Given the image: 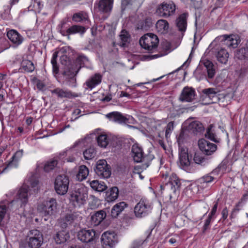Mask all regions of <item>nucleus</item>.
I'll use <instances>...</instances> for the list:
<instances>
[{"label": "nucleus", "mask_w": 248, "mask_h": 248, "mask_svg": "<svg viewBox=\"0 0 248 248\" xmlns=\"http://www.w3.org/2000/svg\"><path fill=\"white\" fill-rule=\"evenodd\" d=\"M176 10L175 5L172 2L168 3L164 2L158 5L155 13L161 17H168L175 13Z\"/></svg>", "instance_id": "1a4fd4ad"}, {"label": "nucleus", "mask_w": 248, "mask_h": 248, "mask_svg": "<svg viewBox=\"0 0 248 248\" xmlns=\"http://www.w3.org/2000/svg\"><path fill=\"white\" fill-rule=\"evenodd\" d=\"M96 152L93 147H90L85 150L83 153L84 158L86 160H90L94 158L96 155Z\"/></svg>", "instance_id": "79ce46f5"}, {"label": "nucleus", "mask_w": 248, "mask_h": 248, "mask_svg": "<svg viewBox=\"0 0 248 248\" xmlns=\"http://www.w3.org/2000/svg\"><path fill=\"white\" fill-rule=\"evenodd\" d=\"M77 236L80 241L87 243L93 242L97 236V234L93 229H83L78 231Z\"/></svg>", "instance_id": "4468645a"}, {"label": "nucleus", "mask_w": 248, "mask_h": 248, "mask_svg": "<svg viewBox=\"0 0 248 248\" xmlns=\"http://www.w3.org/2000/svg\"><path fill=\"white\" fill-rule=\"evenodd\" d=\"M7 36L13 43L14 47L20 45L24 41L23 37L16 30H11L7 32Z\"/></svg>", "instance_id": "a211bd4d"}, {"label": "nucleus", "mask_w": 248, "mask_h": 248, "mask_svg": "<svg viewBox=\"0 0 248 248\" xmlns=\"http://www.w3.org/2000/svg\"><path fill=\"white\" fill-rule=\"evenodd\" d=\"M202 97L208 98L212 101L208 104L214 102L218 99L219 90L216 88H209L202 90Z\"/></svg>", "instance_id": "412c9836"}, {"label": "nucleus", "mask_w": 248, "mask_h": 248, "mask_svg": "<svg viewBox=\"0 0 248 248\" xmlns=\"http://www.w3.org/2000/svg\"><path fill=\"white\" fill-rule=\"evenodd\" d=\"M27 242L28 244V246L31 248H39L42 243H43V238H34V239L32 238H28L27 239Z\"/></svg>", "instance_id": "58836bf2"}, {"label": "nucleus", "mask_w": 248, "mask_h": 248, "mask_svg": "<svg viewBox=\"0 0 248 248\" xmlns=\"http://www.w3.org/2000/svg\"><path fill=\"white\" fill-rule=\"evenodd\" d=\"M23 155V150H20L19 151H16L14 154V155L12 156V160L9 163L8 167L12 166L16 167V163L22 157Z\"/></svg>", "instance_id": "ea45409f"}, {"label": "nucleus", "mask_w": 248, "mask_h": 248, "mask_svg": "<svg viewBox=\"0 0 248 248\" xmlns=\"http://www.w3.org/2000/svg\"><path fill=\"white\" fill-rule=\"evenodd\" d=\"M216 57L219 62L223 64H226L229 58V53L225 49L220 48L217 51Z\"/></svg>", "instance_id": "f704fd0d"}, {"label": "nucleus", "mask_w": 248, "mask_h": 248, "mask_svg": "<svg viewBox=\"0 0 248 248\" xmlns=\"http://www.w3.org/2000/svg\"><path fill=\"white\" fill-rule=\"evenodd\" d=\"M187 17V13H183L179 15L176 20V27L182 32H185L186 29Z\"/></svg>", "instance_id": "5701e85b"}, {"label": "nucleus", "mask_w": 248, "mask_h": 248, "mask_svg": "<svg viewBox=\"0 0 248 248\" xmlns=\"http://www.w3.org/2000/svg\"><path fill=\"white\" fill-rule=\"evenodd\" d=\"M94 171L96 174L102 178H108L111 174L110 166L103 159L97 162Z\"/></svg>", "instance_id": "9d476101"}, {"label": "nucleus", "mask_w": 248, "mask_h": 248, "mask_svg": "<svg viewBox=\"0 0 248 248\" xmlns=\"http://www.w3.org/2000/svg\"><path fill=\"white\" fill-rule=\"evenodd\" d=\"M217 207H218V201H216V202H214V205L212 209V210H211L210 213L209 215L214 217V216L216 214V213L217 212Z\"/></svg>", "instance_id": "bf43d9fd"}, {"label": "nucleus", "mask_w": 248, "mask_h": 248, "mask_svg": "<svg viewBox=\"0 0 248 248\" xmlns=\"http://www.w3.org/2000/svg\"><path fill=\"white\" fill-rule=\"evenodd\" d=\"M90 186L93 189L98 192H102L107 188L104 182H99L97 180L91 181L90 182Z\"/></svg>", "instance_id": "4c0bfd02"}, {"label": "nucleus", "mask_w": 248, "mask_h": 248, "mask_svg": "<svg viewBox=\"0 0 248 248\" xmlns=\"http://www.w3.org/2000/svg\"><path fill=\"white\" fill-rule=\"evenodd\" d=\"M58 161L53 159L46 162L44 167V170L46 172H49L53 170L57 165Z\"/></svg>", "instance_id": "37998d69"}, {"label": "nucleus", "mask_w": 248, "mask_h": 248, "mask_svg": "<svg viewBox=\"0 0 248 248\" xmlns=\"http://www.w3.org/2000/svg\"><path fill=\"white\" fill-rule=\"evenodd\" d=\"M195 96V91L191 87H185L182 91L179 99L182 102H192Z\"/></svg>", "instance_id": "aec40b11"}, {"label": "nucleus", "mask_w": 248, "mask_h": 248, "mask_svg": "<svg viewBox=\"0 0 248 248\" xmlns=\"http://www.w3.org/2000/svg\"><path fill=\"white\" fill-rule=\"evenodd\" d=\"M18 1H19V0H10V6H7L6 7V9H4V18H5L7 17V16L9 15L11 7L13 5L17 3L18 2Z\"/></svg>", "instance_id": "603ef678"}, {"label": "nucleus", "mask_w": 248, "mask_h": 248, "mask_svg": "<svg viewBox=\"0 0 248 248\" xmlns=\"http://www.w3.org/2000/svg\"><path fill=\"white\" fill-rule=\"evenodd\" d=\"M69 184L68 177L66 175H59L55 179V189L60 195H64L68 191Z\"/></svg>", "instance_id": "9b49d317"}, {"label": "nucleus", "mask_w": 248, "mask_h": 248, "mask_svg": "<svg viewBox=\"0 0 248 248\" xmlns=\"http://www.w3.org/2000/svg\"><path fill=\"white\" fill-rule=\"evenodd\" d=\"M181 183L180 180L176 175H172L169 178L168 182L160 186L162 191H166L168 193L170 198L172 196V194H175L179 190Z\"/></svg>", "instance_id": "6e6552de"}, {"label": "nucleus", "mask_w": 248, "mask_h": 248, "mask_svg": "<svg viewBox=\"0 0 248 248\" xmlns=\"http://www.w3.org/2000/svg\"><path fill=\"white\" fill-rule=\"evenodd\" d=\"M58 57V52H55L52 55V58L51 60V63H54V62H57V58Z\"/></svg>", "instance_id": "338daca9"}, {"label": "nucleus", "mask_w": 248, "mask_h": 248, "mask_svg": "<svg viewBox=\"0 0 248 248\" xmlns=\"http://www.w3.org/2000/svg\"><path fill=\"white\" fill-rule=\"evenodd\" d=\"M69 24L68 20H62L61 24L59 25L60 28V33L62 34V31H67V29L69 28Z\"/></svg>", "instance_id": "864d4df0"}, {"label": "nucleus", "mask_w": 248, "mask_h": 248, "mask_svg": "<svg viewBox=\"0 0 248 248\" xmlns=\"http://www.w3.org/2000/svg\"><path fill=\"white\" fill-rule=\"evenodd\" d=\"M204 65L206 68L207 76L206 77L208 82H211L216 74V70L214 64L210 61H206L204 62Z\"/></svg>", "instance_id": "7c9ffc66"}, {"label": "nucleus", "mask_w": 248, "mask_h": 248, "mask_svg": "<svg viewBox=\"0 0 248 248\" xmlns=\"http://www.w3.org/2000/svg\"><path fill=\"white\" fill-rule=\"evenodd\" d=\"M219 39L223 44L229 47L236 48L240 43L239 37L235 35H223L219 37Z\"/></svg>", "instance_id": "f3484780"}, {"label": "nucleus", "mask_w": 248, "mask_h": 248, "mask_svg": "<svg viewBox=\"0 0 248 248\" xmlns=\"http://www.w3.org/2000/svg\"><path fill=\"white\" fill-rule=\"evenodd\" d=\"M214 218V217L209 215H208L207 218L205 221L203 227V232H204L207 229H208L209 228L211 221Z\"/></svg>", "instance_id": "6e6d98bb"}, {"label": "nucleus", "mask_w": 248, "mask_h": 248, "mask_svg": "<svg viewBox=\"0 0 248 248\" xmlns=\"http://www.w3.org/2000/svg\"><path fill=\"white\" fill-rule=\"evenodd\" d=\"M97 141L99 146L106 148L109 142V139L106 134H101L97 138Z\"/></svg>", "instance_id": "a19ab883"}, {"label": "nucleus", "mask_w": 248, "mask_h": 248, "mask_svg": "<svg viewBox=\"0 0 248 248\" xmlns=\"http://www.w3.org/2000/svg\"><path fill=\"white\" fill-rule=\"evenodd\" d=\"M143 243L142 240H136L133 242L131 248H142Z\"/></svg>", "instance_id": "13d9d810"}, {"label": "nucleus", "mask_w": 248, "mask_h": 248, "mask_svg": "<svg viewBox=\"0 0 248 248\" xmlns=\"http://www.w3.org/2000/svg\"><path fill=\"white\" fill-rule=\"evenodd\" d=\"M89 172L88 168L85 165H81L79 167L78 172L76 177L78 181H82L87 178Z\"/></svg>", "instance_id": "e433bc0d"}, {"label": "nucleus", "mask_w": 248, "mask_h": 248, "mask_svg": "<svg viewBox=\"0 0 248 248\" xmlns=\"http://www.w3.org/2000/svg\"><path fill=\"white\" fill-rule=\"evenodd\" d=\"M107 214L105 210H101L96 212L91 217L92 222L94 226H97L101 224L106 217Z\"/></svg>", "instance_id": "bb28decb"}, {"label": "nucleus", "mask_w": 248, "mask_h": 248, "mask_svg": "<svg viewBox=\"0 0 248 248\" xmlns=\"http://www.w3.org/2000/svg\"><path fill=\"white\" fill-rule=\"evenodd\" d=\"M69 238V234L65 231H62L58 232L54 237L56 243L59 244L66 242Z\"/></svg>", "instance_id": "72a5a7b5"}, {"label": "nucleus", "mask_w": 248, "mask_h": 248, "mask_svg": "<svg viewBox=\"0 0 248 248\" xmlns=\"http://www.w3.org/2000/svg\"><path fill=\"white\" fill-rule=\"evenodd\" d=\"M234 56L239 60H248V40L241 48L236 51Z\"/></svg>", "instance_id": "cd10ccee"}, {"label": "nucleus", "mask_w": 248, "mask_h": 248, "mask_svg": "<svg viewBox=\"0 0 248 248\" xmlns=\"http://www.w3.org/2000/svg\"><path fill=\"white\" fill-rule=\"evenodd\" d=\"M69 248H89L88 247V246L87 245H82V246L76 245L74 246H71Z\"/></svg>", "instance_id": "774afa93"}, {"label": "nucleus", "mask_w": 248, "mask_h": 248, "mask_svg": "<svg viewBox=\"0 0 248 248\" xmlns=\"http://www.w3.org/2000/svg\"><path fill=\"white\" fill-rule=\"evenodd\" d=\"M88 199V193L86 188L79 186L72 191L70 196V201L75 207H79L85 204Z\"/></svg>", "instance_id": "20e7f679"}, {"label": "nucleus", "mask_w": 248, "mask_h": 248, "mask_svg": "<svg viewBox=\"0 0 248 248\" xmlns=\"http://www.w3.org/2000/svg\"><path fill=\"white\" fill-rule=\"evenodd\" d=\"M85 31L84 27L79 25H73L67 29V31H62V35L63 36L68 35L71 34L77 33H83Z\"/></svg>", "instance_id": "c756f323"}, {"label": "nucleus", "mask_w": 248, "mask_h": 248, "mask_svg": "<svg viewBox=\"0 0 248 248\" xmlns=\"http://www.w3.org/2000/svg\"><path fill=\"white\" fill-rule=\"evenodd\" d=\"M152 210V206L146 198H141L134 207V214L137 217L141 218L147 216Z\"/></svg>", "instance_id": "423d86ee"}, {"label": "nucleus", "mask_w": 248, "mask_h": 248, "mask_svg": "<svg viewBox=\"0 0 248 248\" xmlns=\"http://www.w3.org/2000/svg\"><path fill=\"white\" fill-rule=\"evenodd\" d=\"M190 164V161L186 148H182L179 152V166L183 169H186Z\"/></svg>", "instance_id": "4be33fe9"}, {"label": "nucleus", "mask_w": 248, "mask_h": 248, "mask_svg": "<svg viewBox=\"0 0 248 248\" xmlns=\"http://www.w3.org/2000/svg\"><path fill=\"white\" fill-rule=\"evenodd\" d=\"M103 248H113L117 242V237L114 232H106L101 236Z\"/></svg>", "instance_id": "2eb2a0df"}, {"label": "nucleus", "mask_w": 248, "mask_h": 248, "mask_svg": "<svg viewBox=\"0 0 248 248\" xmlns=\"http://www.w3.org/2000/svg\"><path fill=\"white\" fill-rule=\"evenodd\" d=\"M38 180L34 175H31L26 180L17 194V199L22 205H25L28 202L29 194H33L38 191Z\"/></svg>", "instance_id": "f03ea898"}, {"label": "nucleus", "mask_w": 248, "mask_h": 248, "mask_svg": "<svg viewBox=\"0 0 248 248\" xmlns=\"http://www.w3.org/2000/svg\"><path fill=\"white\" fill-rule=\"evenodd\" d=\"M37 210L44 216H51L55 214L57 210V202L55 199L51 198L38 205Z\"/></svg>", "instance_id": "0eeeda50"}, {"label": "nucleus", "mask_w": 248, "mask_h": 248, "mask_svg": "<svg viewBox=\"0 0 248 248\" xmlns=\"http://www.w3.org/2000/svg\"><path fill=\"white\" fill-rule=\"evenodd\" d=\"M72 19L75 22H81L88 19V15L85 12H80L74 14L73 16Z\"/></svg>", "instance_id": "c03bdc74"}, {"label": "nucleus", "mask_w": 248, "mask_h": 248, "mask_svg": "<svg viewBox=\"0 0 248 248\" xmlns=\"http://www.w3.org/2000/svg\"><path fill=\"white\" fill-rule=\"evenodd\" d=\"M28 238L34 239L36 238H43L42 233L40 231L37 230H31L28 234Z\"/></svg>", "instance_id": "8fccbe9b"}, {"label": "nucleus", "mask_w": 248, "mask_h": 248, "mask_svg": "<svg viewBox=\"0 0 248 248\" xmlns=\"http://www.w3.org/2000/svg\"><path fill=\"white\" fill-rule=\"evenodd\" d=\"M110 120L120 124H134L135 121L134 118L130 116L127 117L123 115L119 112L114 111L106 115Z\"/></svg>", "instance_id": "f8f14e48"}, {"label": "nucleus", "mask_w": 248, "mask_h": 248, "mask_svg": "<svg viewBox=\"0 0 248 248\" xmlns=\"http://www.w3.org/2000/svg\"><path fill=\"white\" fill-rule=\"evenodd\" d=\"M102 76L99 73H95L91 76L84 83L86 89L92 90L101 83Z\"/></svg>", "instance_id": "6ab92c4d"}, {"label": "nucleus", "mask_w": 248, "mask_h": 248, "mask_svg": "<svg viewBox=\"0 0 248 248\" xmlns=\"http://www.w3.org/2000/svg\"><path fill=\"white\" fill-rule=\"evenodd\" d=\"M81 218L78 214L76 212L67 214L63 218L62 227L66 228L68 225H72L78 221Z\"/></svg>", "instance_id": "a878e982"}, {"label": "nucleus", "mask_w": 248, "mask_h": 248, "mask_svg": "<svg viewBox=\"0 0 248 248\" xmlns=\"http://www.w3.org/2000/svg\"><path fill=\"white\" fill-rule=\"evenodd\" d=\"M155 27L158 32L161 34H166L169 31V24L166 20L160 19L156 23Z\"/></svg>", "instance_id": "c85d7f7f"}, {"label": "nucleus", "mask_w": 248, "mask_h": 248, "mask_svg": "<svg viewBox=\"0 0 248 248\" xmlns=\"http://www.w3.org/2000/svg\"><path fill=\"white\" fill-rule=\"evenodd\" d=\"M119 37L121 39L120 46L122 47L127 46L130 42V35L125 30H123L121 31Z\"/></svg>", "instance_id": "473e14b6"}, {"label": "nucleus", "mask_w": 248, "mask_h": 248, "mask_svg": "<svg viewBox=\"0 0 248 248\" xmlns=\"http://www.w3.org/2000/svg\"><path fill=\"white\" fill-rule=\"evenodd\" d=\"M22 67L25 71L28 72H32L34 70V66L32 62L30 61H25L22 63Z\"/></svg>", "instance_id": "de8ad7c7"}, {"label": "nucleus", "mask_w": 248, "mask_h": 248, "mask_svg": "<svg viewBox=\"0 0 248 248\" xmlns=\"http://www.w3.org/2000/svg\"><path fill=\"white\" fill-rule=\"evenodd\" d=\"M248 200V190L246 191V193H244L241 198L240 201L239 202L238 204L235 206L233 211H232V213H235L236 212H238L239 210V207L242 205V203L245 202Z\"/></svg>", "instance_id": "49530a36"}, {"label": "nucleus", "mask_w": 248, "mask_h": 248, "mask_svg": "<svg viewBox=\"0 0 248 248\" xmlns=\"http://www.w3.org/2000/svg\"><path fill=\"white\" fill-rule=\"evenodd\" d=\"M221 215L222 218H223V220H225L227 218L228 215V211L227 210V207L224 208L222 210L221 212Z\"/></svg>", "instance_id": "e2e57ef3"}, {"label": "nucleus", "mask_w": 248, "mask_h": 248, "mask_svg": "<svg viewBox=\"0 0 248 248\" xmlns=\"http://www.w3.org/2000/svg\"><path fill=\"white\" fill-rule=\"evenodd\" d=\"M61 62L62 65L65 66L62 74L65 71L70 64L73 63V61H70L69 58L65 55H63L61 57Z\"/></svg>", "instance_id": "09e8293b"}, {"label": "nucleus", "mask_w": 248, "mask_h": 248, "mask_svg": "<svg viewBox=\"0 0 248 248\" xmlns=\"http://www.w3.org/2000/svg\"><path fill=\"white\" fill-rule=\"evenodd\" d=\"M131 156L135 162H143L142 167L144 169L149 166L150 162L154 158V155L150 153L144 155L142 147L138 143H134L132 145Z\"/></svg>", "instance_id": "7ed1b4c3"}, {"label": "nucleus", "mask_w": 248, "mask_h": 248, "mask_svg": "<svg viewBox=\"0 0 248 248\" xmlns=\"http://www.w3.org/2000/svg\"><path fill=\"white\" fill-rule=\"evenodd\" d=\"M212 125H210L208 128L206 133L205 134V137L210 139V140L214 141L215 142H219V139H218L216 134L212 131L211 129Z\"/></svg>", "instance_id": "a18cd8bd"}, {"label": "nucleus", "mask_w": 248, "mask_h": 248, "mask_svg": "<svg viewBox=\"0 0 248 248\" xmlns=\"http://www.w3.org/2000/svg\"><path fill=\"white\" fill-rule=\"evenodd\" d=\"M198 146L200 150L204 155H210L214 154L217 150V146L213 143L202 139L198 141Z\"/></svg>", "instance_id": "ddd939ff"}, {"label": "nucleus", "mask_w": 248, "mask_h": 248, "mask_svg": "<svg viewBox=\"0 0 248 248\" xmlns=\"http://www.w3.org/2000/svg\"><path fill=\"white\" fill-rule=\"evenodd\" d=\"M139 43L142 48L149 52L152 53L157 48L159 43V39L156 35L149 33L142 36Z\"/></svg>", "instance_id": "39448f33"}, {"label": "nucleus", "mask_w": 248, "mask_h": 248, "mask_svg": "<svg viewBox=\"0 0 248 248\" xmlns=\"http://www.w3.org/2000/svg\"><path fill=\"white\" fill-rule=\"evenodd\" d=\"M88 62V58L82 55H79L75 61H73V63L70 64L63 73L66 84L71 87H75L77 86L76 75L78 73L81 67L85 66Z\"/></svg>", "instance_id": "f257e3e1"}, {"label": "nucleus", "mask_w": 248, "mask_h": 248, "mask_svg": "<svg viewBox=\"0 0 248 248\" xmlns=\"http://www.w3.org/2000/svg\"><path fill=\"white\" fill-rule=\"evenodd\" d=\"M51 64L52 65L53 73L55 75L58 74L59 71V66L57 63V62H54V63H51Z\"/></svg>", "instance_id": "052dcab7"}, {"label": "nucleus", "mask_w": 248, "mask_h": 248, "mask_svg": "<svg viewBox=\"0 0 248 248\" xmlns=\"http://www.w3.org/2000/svg\"><path fill=\"white\" fill-rule=\"evenodd\" d=\"M52 94L56 95L59 98H70L77 96L75 93L68 90H64L60 88H57L50 91Z\"/></svg>", "instance_id": "393cba45"}, {"label": "nucleus", "mask_w": 248, "mask_h": 248, "mask_svg": "<svg viewBox=\"0 0 248 248\" xmlns=\"http://www.w3.org/2000/svg\"><path fill=\"white\" fill-rule=\"evenodd\" d=\"M174 128V122H170L166 126V136L167 137L168 135L172 132Z\"/></svg>", "instance_id": "4d7b16f0"}, {"label": "nucleus", "mask_w": 248, "mask_h": 248, "mask_svg": "<svg viewBox=\"0 0 248 248\" xmlns=\"http://www.w3.org/2000/svg\"><path fill=\"white\" fill-rule=\"evenodd\" d=\"M214 180V177L211 176L210 174H207L202 176L200 178V180L201 183H211Z\"/></svg>", "instance_id": "5fc2aeb1"}, {"label": "nucleus", "mask_w": 248, "mask_h": 248, "mask_svg": "<svg viewBox=\"0 0 248 248\" xmlns=\"http://www.w3.org/2000/svg\"><path fill=\"white\" fill-rule=\"evenodd\" d=\"M127 204L124 202H120L116 204L112 208L111 216L112 217H117L118 215L124 209Z\"/></svg>", "instance_id": "2f4dec72"}, {"label": "nucleus", "mask_w": 248, "mask_h": 248, "mask_svg": "<svg viewBox=\"0 0 248 248\" xmlns=\"http://www.w3.org/2000/svg\"><path fill=\"white\" fill-rule=\"evenodd\" d=\"M113 0H100L94 3V10L97 12L108 14L110 12Z\"/></svg>", "instance_id": "dca6fc26"}, {"label": "nucleus", "mask_w": 248, "mask_h": 248, "mask_svg": "<svg viewBox=\"0 0 248 248\" xmlns=\"http://www.w3.org/2000/svg\"><path fill=\"white\" fill-rule=\"evenodd\" d=\"M193 160L198 164H202L206 162V159L202 155L199 153H196L194 155Z\"/></svg>", "instance_id": "3c124183"}, {"label": "nucleus", "mask_w": 248, "mask_h": 248, "mask_svg": "<svg viewBox=\"0 0 248 248\" xmlns=\"http://www.w3.org/2000/svg\"><path fill=\"white\" fill-rule=\"evenodd\" d=\"M36 87L39 90H43L45 87V84L41 80H38L36 83Z\"/></svg>", "instance_id": "680f3d73"}, {"label": "nucleus", "mask_w": 248, "mask_h": 248, "mask_svg": "<svg viewBox=\"0 0 248 248\" xmlns=\"http://www.w3.org/2000/svg\"><path fill=\"white\" fill-rule=\"evenodd\" d=\"M106 195V200L108 202H111L115 201L118 197V188L116 186L111 188L107 192Z\"/></svg>", "instance_id": "c9c22d12"}, {"label": "nucleus", "mask_w": 248, "mask_h": 248, "mask_svg": "<svg viewBox=\"0 0 248 248\" xmlns=\"http://www.w3.org/2000/svg\"><path fill=\"white\" fill-rule=\"evenodd\" d=\"M3 45H4L5 43V46L3 47V48H1V52L4 50H5L8 48L10 45L9 44L8 42L5 39L4 41H2Z\"/></svg>", "instance_id": "69168bd1"}, {"label": "nucleus", "mask_w": 248, "mask_h": 248, "mask_svg": "<svg viewBox=\"0 0 248 248\" xmlns=\"http://www.w3.org/2000/svg\"><path fill=\"white\" fill-rule=\"evenodd\" d=\"M188 129L194 135H200L204 131V127L200 122L195 121L189 124Z\"/></svg>", "instance_id": "b1692460"}, {"label": "nucleus", "mask_w": 248, "mask_h": 248, "mask_svg": "<svg viewBox=\"0 0 248 248\" xmlns=\"http://www.w3.org/2000/svg\"><path fill=\"white\" fill-rule=\"evenodd\" d=\"M6 211V207L5 205H1V221L2 220Z\"/></svg>", "instance_id": "0e129e2a"}]
</instances>
